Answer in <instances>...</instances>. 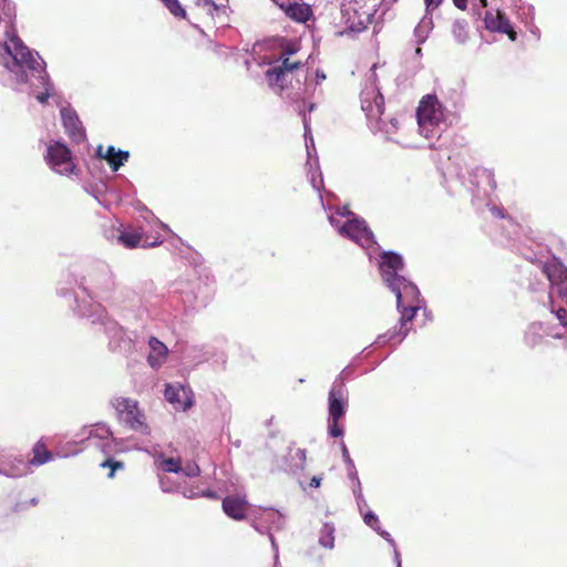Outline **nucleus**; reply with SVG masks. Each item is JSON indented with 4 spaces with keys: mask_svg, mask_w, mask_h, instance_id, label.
I'll list each match as a JSON object with an SVG mask.
<instances>
[{
    "mask_svg": "<svg viewBox=\"0 0 567 567\" xmlns=\"http://www.w3.org/2000/svg\"><path fill=\"white\" fill-rule=\"evenodd\" d=\"M10 61L6 62V68L16 75L20 83H31L37 79L44 87V92L37 95V100L44 104L53 95V84L45 71V62L37 51L29 49L18 35H12L4 45Z\"/></svg>",
    "mask_w": 567,
    "mask_h": 567,
    "instance_id": "obj_1",
    "label": "nucleus"
},
{
    "mask_svg": "<svg viewBox=\"0 0 567 567\" xmlns=\"http://www.w3.org/2000/svg\"><path fill=\"white\" fill-rule=\"evenodd\" d=\"M90 309L78 305L75 311L82 316L87 317L92 324H100L103 327L104 332L109 337V348L113 352L128 354L134 349V341L132 337L121 327L115 320L109 317L107 312L101 305H89Z\"/></svg>",
    "mask_w": 567,
    "mask_h": 567,
    "instance_id": "obj_2",
    "label": "nucleus"
},
{
    "mask_svg": "<svg viewBox=\"0 0 567 567\" xmlns=\"http://www.w3.org/2000/svg\"><path fill=\"white\" fill-rule=\"evenodd\" d=\"M328 219L341 236L364 248L370 258L372 257L371 249L374 251L379 249L374 235L367 223L355 217L347 206L338 207L336 214L329 215Z\"/></svg>",
    "mask_w": 567,
    "mask_h": 567,
    "instance_id": "obj_3",
    "label": "nucleus"
},
{
    "mask_svg": "<svg viewBox=\"0 0 567 567\" xmlns=\"http://www.w3.org/2000/svg\"><path fill=\"white\" fill-rule=\"evenodd\" d=\"M78 286L91 299L109 300L115 290V276L105 261L94 262Z\"/></svg>",
    "mask_w": 567,
    "mask_h": 567,
    "instance_id": "obj_4",
    "label": "nucleus"
},
{
    "mask_svg": "<svg viewBox=\"0 0 567 567\" xmlns=\"http://www.w3.org/2000/svg\"><path fill=\"white\" fill-rule=\"evenodd\" d=\"M416 120L420 133L432 138L442 133L441 125L445 123V107L437 100L436 95H425L416 110Z\"/></svg>",
    "mask_w": 567,
    "mask_h": 567,
    "instance_id": "obj_5",
    "label": "nucleus"
},
{
    "mask_svg": "<svg viewBox=\"0 0 567 567\" xmlns=\"http://www.w3.org/2000/svg\"><path fill=\"white\" fill-rule=\"evenodd\" d=\"M542 269L551 285L550 296L557 293L567 307V267L554 259L544 262ZM550 311L556 316L559 324L567 330V309L560 306L557 307L551 300Z\"/></svg>",
    "mask_w": 567,
    "mask_h": 567,
    "instance_id": "obj_6",
    "label": "nucleus"
},
{
    "mask_svg": "<svg viewBox=\"0 0 567 567\" xmlns=\"http://www.w3.org/2000/svg\"><path fill=\"white\" fill-rule=\"evenodd\" d=\"M389 289L395 295L396 309L402 315V323L412 321L417 310L425 303L416 285L405 277H400L396 282L390 284Z\"/></svg>",
    "mask_w": 567,
    "mask_h": 567,
    "instance_id": "obj_7",
    "label": "nucleus"
},
{
    "mask_svg": "<svg viewBox=\"0 0 567 567\" xmlns=\"http://www.w3.org/2000/svg\"><path fill=\"white\" fill-rule=\"evenodd\" d=\"M110 404L115 410L118 421L130 430L143 435L151 434V427L146 423V416L138 408V402L136 400L124 396H114L111 399Z\"/></svg>",
    "mask_w": 567,
    "mask_h": 567,
    "instance_id": "obj_8",
    "label": "nucleus"
},
{
    "mask_svg": "<svg viewBox=\"0 0 567 567\" xmlns=\"http://www.w3.org/2000/svg\"><path fill=\"white\" fill-rule=\"evenodd\" d=\"M302 66L301 62H291L289 56L282 54L280 56V64L271 66L266 71V79L271 87H276L281 92L293 80L300 83L299 71Z\"/></svg>",
    "mask_w": 567,
    "mask_h": 567,
    "instance_id": "obj_9",
    "label": "nucleus"
},
{
    "mask_svg": "<svg viewBox=\"0 0 567 567\" xmlns=\"http://www.w3.org/2000/svg\"><path fill=\"white\" fill-rule=\"evenodd\" d=\"M47 162L51 168L61 175H70L74 171V164L71 161V152L68 146L59 141L48 146Z\"/></svg>",
    "mask_w": 567,
    "mask_h": 567,
    "instance_id": "obj_10",
    "label": "nucleus"
},
{
    "mask_svg": "<svg viewBox=\"0 0 567 567\" xmlns=\"http://www.w3.org/2000/svg\"><path fill=\"white\" fill-rule=\"evenodd\" d=\"M299 114L302 116V123H303V127H305V143H306V148H307V153H308V157H309L308 163H307V165L309 166V173H308L309 179H310L312 187L316 190L320 192V189L323 186V178H322L321 172H319L318 156H315L313 163L311 161L312 152L316 154V148H315V142H313V138H312L311 132H310V118L306 115L305 111L301 109H299Z\"/></svg>",
    "mask_w": 567,
    "mask_h": 567,
    "instance_id": "obj_11",
    "label": "nucleus"
},
{
    "mask_svg": "<svg viewBox=\"0 0 567 567\" xmlns=\"http://www.w3.org/2000/svg\"><path fill=\"white\" fill-rule=\"evenodd\" d=\"M470 192L475 198L488 197L496 188L494 174L491 169L484 167H476L470 173Z\"/></svg>",
    "mask_w": 567,
    "mask_h": 567,
    "instance_id": "obj_12",
    "label": "nucleus"
},
{
    "mask_svg": "<svg viewBox=\"0 0 567 567\" xmlns=\"http://www.w3.org/2000/svg\"><path fill=\"white\" fill-rule=\"evenodd\" d=\"M404 269L403 257L395 251H382L379 259V270L386 287L396 282V279L404 277L401 272Z\"/></svg>",
    "mask_w": 567,
    "mask_h": 567,
    "instance_id": "obj_13",
    "label": "nucleus"
},
{
    "mask_svg": "<svg viewBox=\"0 0 567 567\" xmlns=\"http://www.w3.org/2000/svg\"><path fill=\"white\" fill-rule=\"evenodd\" d=\"M348 408V390L342 377L336 378L328 395L329 416L342 419Z\"/></svg>",
    "mask_w": 567,
    "mask_h": 567,
    "instance_id": "obj_14",
    "label": "nucleus"
},
{
    "mask_svg": "<svg viewBox=\"0 0 567 567\" xmlns=\"http://www.w3.org/2000/svg\"><path fill=\"white\" fill-rule=\"evenodd\" d=\"M361 109L372 124L384 111V99L374 84L367 85L360 94Z\"/></svg>",
    "mask_w": 567,
    "mask_h": 567,
    "instance_id": "obj_15",
    "label": "nucleus"
},
{
    "mask_svg": "<svg viewBox=\"0 0 567 567\" xmlns=\"http://www.w3.org/2000/svg\"><path fill=\"white\" fill-rule=\"evenodd\" d=\"M164 396L176 410L187 411L194 405L192 389L181 383L166 384Z\"/></svg>",
    "mask_w": 567,
    "mask_h": 567,
    "instance_id": "obj_16",
    "label": "nucleus"
},
{
    "mask_svg": "<svg viewBox=\"0 0 567 567\" xmlns=\"http://www.w3.org/2000/svg\"><path fill=\"white\" fill-rule=\"evenodd\" d=\"M484 25L485 29L491 32H497L506 34L509 40L515 41L517 38V34L509 21V19L506 17V14L501 11L496 10V12H493L491 10H487L484 16Z\"/></svg>",
    "mask_w": 567,
    "mask_h": 567,
    "instance_id": "obj_17",
    "label": "nucleus"
},
{
    "mask_svg": "<svg viewBox=\"0 0 567 567\" xmlns=\"http://www.w3.org/2000/svg\"><path fill=\"white\" fill-rule=\"evenodd\" d=\"M60 114L63 126L65 128V133L69 135V137L75 143L84 142L85 131L76 112L69 106H63L60 110Z\"/></svg>",
    "mask_w": 567,
    "mask_h": 567,
    "instance_id": "obj_18",
    "label": "nucleus"
},
{
    "mask_svg": "<svg viewBox=\"0 0 567 567\" xmlns=\"http://www.w3.org/2000/svg\"><path fill=\"white\" fill-rule=\"evenodd\" d=\"M29 468V462L22 455H3L0 457V475L21 477L28 474Z\"/></svg>",
    "mask_w": 567,
    "mask_h": 567,
    "instance_id": "obj_19",
    "label": "nucleus"
},
{
    "mask_svg": "<svg viewBox=\"0 0 567 567\" xmlns=\"http://www.w3.org/2000/svg\"><path fill=\"white\" fill-rule=\"evenodd\" d=\"M544 336H548L555 339L563 338V333L545 326V323L534 322L529 324L528 329L525 332V342L529 347H535L540 342Z\"/></svg>",
    "mask_w": 567,
    "mask_h": 567,
    "instance_id": "obj_20",
    "label": "nucleus"
},
{
    "mask_svg": "<svg viewBox=\"0 0 567 567\" xmlns=\"http://www.w3.org/2000/svg\"><path fill=\"white\" fill-rule=\"evenodd\" d=\"M247 504L246 498L239 495L226 496L223 499V509L228 517L243 520L246 517Z\"/></svg>",
    "mask_w": 567,
    "mask_h": 567,
    "instance_id": "obj_21",
    "label": "nucleus"
},
{
    "mask_svg": "<svg viewBox=\"0 0 567 567\" xmlns=\"http://www.w3.org/2000/svg\"><path fill=\"white\" fill-rule=\"evenodd\" d=\"M148 347L150 353L147 355V363L151 368L157 370L166 362L168 348L155 337L148 339Z\"/></svg>",
    "mask_w": 567,
    "mask_h": 567,
    "instance_id": "obj_22",
    "label": "nucleus"
},
{
    "mask_svg": "<svg viewBox=\"0 0 567 567\" xmlns=\"http://www.w3.org/2000/svg\"><path fill=\"white\" fill-rule=\"evenodd\" d=\"M285 13L291 20L299 23H306L313 14L309 4L298 2L288 3L285 8Z\"/></svg>",
    "mask_w": 567,
    "mask_h": 567,
    "instance_id": "obj_23",
    "label": "nucleus"
},
{
    "mask_svg": "<svg viewBox=\"0 0 567 567\" xmlns=\"http://www.w3.org/2000/svg\"><path fill=\"white\" fill-rule=\"evenodd\" d=\"M155 465L166 473L178 474L182 471L181 458L166 457L164 453L155 455Z\"/></svg>",
    "mask_w": 567,
    "mask_h": 567,
    "instance_id": "obj_24",
    "label": "nucleus"
},
{
    "mask_svg": "<svg viewBox=\"0 0 567 567\" xmlns=\"http://www.w3.org/2000/svg\"><path fill=\"white\" fill-rule=\"evenodd\" d=\"M374 120H375V124L373 125V123H372L371 127L373 130H377V131L383 133L386 140L394 141L393 135L399 130V121H398V118L391 117L386 122V121L382 120L381 116H380V117H377Z\"/></svg>",
    "mask_w": 567,
    "mask_h": 567,
    "instance_id": "obj_25",
    "label": "nucleus"
},
{
    "mask_svg": "<svg viewBox=\"0 0 567 567\" xmlns=\"http://www.w3.org/2000/svg\"><path fill=\"white\" fill-rule=\"evenodd\" d=\"M432 14L425 13L417 25L414 28V37L417 45L423 44L429 38L430 32L433 29Z\"/></svg>",
    "mask_w": 567,
    "mask_h": 567,
    "instance_id": "obj_26",
    "label": "nucleus"
},
{
    "mask_svg": "<svg viewBox=\"0 0 567 567\" xmlns=\"http://www.w3.org/2000/svg\"><path fill=\"white\" fill-rule=\"evenodd\" d=\"M109 190L110 188L107 184L103 181H100L99 183H95L86 188V192L90 193L97 200V203L105 208H109L110 205L109 200L106 199Z\"/></svg>",
    "mask_w": 567,
    "mask_h": 567,
    "instance_id": "obj_27",
    "label": "nucleus"
},
{
    "mask_svg": "<svg viewBox=\"0 0 567 567\" xmlns=\"http://www.w3.org/2000/svg\"><path fill=\"white\" fill-rule=\"evenodd\" d=\"M261 519L270 526V529H281L285 525V515L274 508H266L261 514Z\"/></svg>",
    "mask_w": 567,
    "mask_h": 567,
    "instance_id": "obj_28",
    "label": "nucleus"
},
{
    "mask_svg": "<svg viewBox=\"0 0 567 567\" xmlns=\"http://www.w3.org/2000/svg\"><path fill=\"white\" fill-rule=\"evenodd\" d=\"M90 432L87 436H91V441L95 445V443H102L113 435L111 429L105 423H96L94 425L89 426Z\"/></svg>",
    "mask_w": 567,
    "mask_h": 567,
    "instance_id": "obj_29",
    "label": "nucleus"
},
{
    "mask_svg": "<svg viewBox=\"0 0 567 567\" xmlns=\"http://www.w3.org/2000/svg\"><path fill=\"white\" fill-rule=\"evenodd\" d=\"M452 34L458 44H465L468 40V23L464 19H456L452 24Z\"/></svg>",
    "mask_w": 567,
    "mask_h": 567,
    "instance_id": "obj_30",
    "label": "nucleus"
},
{
    "mask_svg": "<svg viewBox=\"0 0 567 567\" xmlns=\"http://www.w3.org/2000/svg\"><path fill=\"white\" fill-rule=\"evenodd\" d=\"M409 322L410 321H404L402 323V315H401L400 319H399V327H394L393 329L388 330L386 332L383 333V337H386L388 340L396 341L398 343H401L409 333V330H410L408 328Z\"/></svg>",
    "mask_w": 567,
    "mask_h": 567,
    "instance_id": "obj_31",
    "label": "nucleus"
},
{
    "mask_svg": "<svg viewBox=\"0 0 567 567\" xmlns=\"http://www.w3.org/2000/svg\"><path fill=\"white\" fill-rule=\"evenodd\" d=\"M195 4L198 8H203L206 10L207 14L212 18L215 16H219L220 13H226L227 7L224 3H217L215 0H196Z\"/></svg>",
    "mask_w": 567,
    "mask_h": 567,
    "instance_id": "obj_32",
    "label": "nucleus"
},
{
    "mask_svg": "<svg viewBox=\"0 0 567 567\" xmlns=\"http://www.w3.org/2000/svg\"><path fill=\"white\" fill-rule=\"evenodd\" d=\"M51 458H52L51 452H49L43 445L38 443L33 447V457L31 460H27V461L29 462V466L30 465L39 466V465H43V464L48 463L49 461H51Z\"/></svg>",
    "mask_w": 567,
    "mask_h": 567,
    "instance_id": "obj_33",
    "label": "nucleus"
},
{
    "mask_svg": "<svg viewBox=\"0 0 567 567\" xmlns=\"http://www.w3.org/2000/svg\"><path fill=\"white\" fill-rule=\"evenodd\" d=\"M319 544L328 549L334 547V526L330 523H324L319 537Z\"/></svg>",
    "mask_w": 567,
    "mask_h": 567,
    "instance_id": "obj_34",
    "label": "nucleus"
},
{
    "mask_svg": "<svg viewBox=\"0 0 567 567\" xmlns=\"http://www.w3.org/2000/svg\"><path fill=\"white\" fill-rule=\"evenodd\" d=\"M142 241V236L137 231H127L122 228V233L120 235V243L125 248H136Z\"/></svg>",
    "mask_w": 567,
    "mask_h": 567,
    "instance_id": "obj_35",
    "label": "nucleus"
},
{
    "mask_svg": "<svg viewBox=\"0 0 567 567\" xmlns=\"http://www.w3.org/2000/svg\"><path fill=\"white\" fill-rule=\"evenodd\" d=\"M95 446L109 458L120 450V442L112 435L102 443H95Z\"/></svg>",
    "mask_w": 567,
    "mask_h": 567,
    "instance_id": "obj_36",
    "label": "nucleus"
},
{
    "mask_svg": "<svg viewBox=\"0 0 567 567\" xmlns=\"http://www.w3.org/2000/svg\"><path fill=\"white\" fill-rule=\"evenodd\" d=\"M289 457L291 460V468L303 470L306 465L307 451L305 449H290Z\"/></svg>",
    "mask_w": 567,
    "mask_h": 567,
    "instance_id": "obj_37",
    "label": "nucleus"
},
{
    "mask_svg": "<svg viewBox=\"0 0 567 567\" xmlns=\"http://www.w3.org/2000/svg\"><path fill=\"white\" fill-rule=\"evenodd\" d=\"M166 9L175 17L179 19L186 18V10L182 7L178 0H161Z\"/></svg>",
    "mask_w": 567,
    "mask_h": 567,
    "instance_id": "obj_38",
    "label": "nucleus"
},
{
    "mask_svg": "<svg viewBox=\"0 0 567 567\" xmlns=\"http://www.w3.org/2000/svg\"><path fill=\"white\" fill-rule=\"evenodd\" d=\"M130 153L127 151L118 150L117 154L112 158H109L107 163L113 172H116L121 166L127 162Z\"/></svg>",
    "mask_w": 567,
    "mask_h": 567,
    "instance_id": "obj_39",
    "label": "nucleus"
},
{
    "mask_svg": "<svg viewBox=\"0 0 567 567\" xmlns=\"http://www.w3.org/2000/svg\"><path fill=\"white\" fill-rule=\"evenodd\" d=\"M341 419L328 417V432L332 437H341L344 433L343 426L339 424Z\"/></svg>",
    "mask_w": 567,
    "mask_h": 567,
    "instance_id": "obj_40",
    "label": "nucleus"
},
{
    "mask_svg": "<svg viewBox=\"0 0 567 567\" xmlns=\"http://www.w3.org/2000/svg\"><path fill=\"white\" fill-rule=\"evenodd\" d=\"M159 486L164 493H175L181 491V486L167 477H159Z\"/></svg>",
    "mask_w": 567,
    "mask_h": 567,
    "instance_id": "obj_41",
    "label": "nucleus"
},
{
    "mask_svg": "<svg viewBox=\"0 0 567 567\" xmlns=\"http://www.w3.org/2000/svg\"><path fill=\"white\" fill-rule=\"evenodd\" d=\"M186 477H197L200 474V468L195 462H187L184 466L182 465V471Z\"/></svg>",
    "mask_w": 567,
    "mask_h": 567,
    "instance_id": "obj_42",
    "label": "nucleus"
},
{
    "mask_svg": "<svg viewBox=\"0 0 567 567\" xmlns=\"http://www.w3.org/2000/svg\"><path fill=\"white\" fill-rule=\"evenodd\" d=\"M102 467H109L111 471L109 473V477H114V473L116 470L123 468L124 464L120 461H115L113 457L106 458L104 462L101 463Z\"/></svg>",
    "mask_w": 567,
    "mask_h": 567,
    "instance_id": "obj_43",
    "label": "nucleus"
},
{
    "mask_svg": "<svg viewBox=\"0 0 567 567\" xmlns=\"http://www.w3.org/2000/svg\"><path fill=\"white\" fill-rule=\"evenodd\" d=\"M252 526L260 534H268L272 546H275V538H274L272 534L270 533V526L265 524V520L261 519V516L254 523Z\"/></svg>",
    "mask_w": 567,
    "mask_h": 567,
    "instance_id": "obj_44",
    "label": "nucleus"
},
{
    "mask_svg": "<svg viewBox=\"0 0 567 567\" xmlns=\"http://www.w3.org/2000/svg\"><path fill=\"white\" fill-rule=\"evenodd\" d=\"M363 522L373 530L380 529L379 518L372 511H368L367 513L363 514Z\"/></svg>",
    "mask_w": 567,
    "mask_h": 567,
    "instance_id": "obj_45",
    "label": "nucleus"
},
{
    "mask_svg": "<svg viewBox=\"0 0 567 567\" xmlns=\"http://www.w3.org/2000/svg\"><path fill=\"white\" fill-rule=\"evenodd\" d=\"M122 233V225L116 227L115 225H111L109 228L104 229V236L112 241L120 243V235Z\"/></svg>",
    "mask_w": 567,
    "mask_h": 567,
    "instance_id": "obj_46",
    "label": "nucleus"
},
{
    "mask_svg": "<svg viewBox=\"0 0 567 567\" xmlns=\"http://www.w3.org/2000/svg\"><path fill=\"white\" fill-rule=\"evenodd\" d=\"M89 432H90L89 426H83L79 432H76L74 434L72 441L69 442V444L76 445V444L83 443L85 441H91V436H87Z\"/></svg>",
    "mask_w": 567,
    "mask_h": 567,
    "instance_id": "obj_47",
    "label": "nucleus"
},
{
    "mask_svg": "<svg viewBox=\"0 0 567 567\" xmlns=\"http://www.w3.org/2000/svg\"><path fill=\"white\" fill-rule=\"evenodd\" d=\"M118 150H115L114 146H107L105 153L103 152V146H99L97 150H96V153H97V156L101 157V158H104L106 161H109V158H112L113 156H115L117 154Z\"/></svg>",
    "mask_w": 567,
    "mask_h": 567,
    "instance_id": "obj_48",
    "label": "nucleus"
},
{
    "mask_svg": "<svg viewBox=\"0 0 567 567\" xmlns=\"http://www.w3.org/2000/svg\"><path fill=\"white\" fill-rule=\"evenodd\" d=\"M341 454L343 462L347 466H352L354 464L353 460L351 458L348 447L343 441L340 443Z\"/></svg>",
    "mask_w": 567,
    "mask_h": 567,
    "instance_id": "obj_49",
    "label": "nucleus"
},
{
    "mask_svg": "<svg viewBox=\"0 0 567 567\" xmlns=\"http://www.w3.org/2000/svg\"><path fill=\"white\" fill-rule=\"evenodd\" d=\"M347 470H348V477L353 482V484H355L357 487H359L360 480L358 476L355 465L353 464L352 466H347Z\"/></svg>",
    "mask_w": 567,
    "mask_h": 567,
    "instance_id": "obj_50",
    "label": "nucleus"
},
{
    "mask_svg": "<svg viewBox=\"0 0 567 567\" xmlns=\"http://www.w3.org/2000/svg\"><path fill=\"white\" fill-rule=\"evenodd\" d=\"M443 0H424L425 3V13L432 14V10L437 8Z\"/></svg>",
    "mask_w": 567,
    "mask_h": 567,
    "instance_id": "obj_51",
    "label": "nucleus"
},
{
    "mask_svg": "<svg viewBox=\"0 0 567 567\" xmlns=\"http://www.w3.org/2000/svg\"><path fill=\"white\" fill-rule=\"evenodd\" d=\"M184 497L186 498H195V497H198L200 492H196L193 487L190 488H187V487H184L182 488L181 487V491H179Z\"/></svg>",
    "mask_w": 567,
    "mask_h": 567,
    "instance_id": "obj_52",
    "label": "nucleus"
},
{
    "mask_svg": "<svg viewBox=\"0 0 567 567\" xmlns=\"http://www.w3.org/2000/svg\"><path fill=\"white\" fill-rule=\"evenodd\" d=\"M383 539H385L392 547H395V542L392 538L391 534L380 527L379 530H375Z\"/></svg>",
    "mask_w": 567,
    "mask_h": 567,
    "instance_id": "obj_53",
    "label": "nucleus"
},
{
    "mask_svg": "<svg viewBox=\"0 0 567 567\" xmlns=\"http://www.w3.org/2000/svg\"><path fill=\"white\" fill-rule=\"evenodd\" d=\"M352 491H353L354 497L357 499V504H358V506H360V501H363L361 483L359 484V487H357L355 484H353Z\"/></svg>",
    "mask_w": 567,
    "mask_h": 567,
    "instance_id": "obj_54",
    "label": "nucleus"
},
{
    "mask_svg": "<svg viewBox=\"0 0 567 567\" xmlns=\"http://www.w3.org/2000/svg\"><path fill=\"white\" fill-rule=\"evenodd\" d=\"M491 213L498 218H505L504 209L497 206L491 207Z\"/></svg>",
    "mask_w": 567,
    "mask_h": 567,
    "instance_id": "obj_55",
    "label": "nucleus"
},
{
    "mask_svg": "<svg viewBox=\"0 0 567 567\" xmlns=\"http://www.w3.org/2000/svg\"><path fill=\"white\" fill-rule=\"evenodd\" d=\"M199 496H204V497H208V498H217L216 492H214L212 489L202 491Z\"/></svg>",
    "mask_w": 567,
    "mask_h": 567,
    "instance_id": "obj_56",
    "label": "nucleus"
},
{
    "mask_svg": "<svg viewBox=\"0 0 567 567\" xmlns=\"http://www.w3.org/2000/svg\"><path fill=\"white\" fill-rule=\"evenodd\" d=\"M453 3L460 10H465L467 7V0H453Z\"/></svg>",
    "mask_w": 567,
    "mask_h": 567,
    "instance_id": "obj_57",
    "label": "nucleus"
},
{
    "mask_svg": "<svg viewBox=\"0 0 567 567\" xmlns=\"http://www.w3.org/2000/svg\"><path fill=\"white\" fill-rule=\"evenodd\" d=\"M324 80H326V74L323 73V71L317 70L316 71V82H317V84L321 83Z\"/></svg>",
    "mask_w": 567,
    "mask_h": 567,
    "instance_id": "obj_58",
    "label": "nucleus"
},
{
    "mask_svg": "<svg viewBox=\"0 0 567 567\" xmlns=\"http://www.w3.org/2000/svg\"><path fill=\"white\" fill-rule=\"evenodd\" d=\"M389 342H391V340H388L386 337H383V333L379 334L377 340H375V343L379 344V346H383V344L389 343Z\"/></svg>",
    "mask_w": 567,
    "mask_h": 567,
    "instance_id": "obj_59",
    "label": "nucleus"
},
{
    "mask_svg": "<svg viewBox=\"0 0 567 567\" xmlns=\"http://www.w3.org/2000/svg\"><path fill=\"white\" fill-rule=\"evenodd\" d=\"M320 482H321V477L320 476H313L311 478L310 486L317 488V487L320 486Z\"/></svg>",
    "mask_w": 567,
    "mask_h": 567,
    "instance_id": "obj_60",
    "label": "nucleus"
},
{
    "mask_svg": "<svg viewBox=\"0 0 567 567\" xmlns=\"http://www.w3.org/2000/svg\"><path fill=\"white\" fill-rule=\"evenodd\" d=\"M80 451H81V450H76V451H73V452H70V453H62V452H60V453H61V455H62L63 457H69V456H73V455L79 454V453H80Z\"/></svg>",
    "mask_w": 567,
    "mask_h": 567,
    "instance_id": "obj_61",
    "label": "nucleus"
},
{
    "mask_svg": "<svg viewBox=\"0 0 567 567\" xmlns=\"http://www.w3.org/2000/svg\"><path fill=\"white\" fill-rule=\"evenodd\" d=\"M156 245H158V243L154 241V243H151V244H143V247H154Z\"/></svg>",
    "mask_w": 567,
    "mask_h": 567,
    "instance_id": "obj_62",
    "label": "nucleus"
},
{
    "mask_svg": "<svg viewBox=\"0 0 567 567\" xmlns=\"http://www.w3.org/2000/svg\"><path fill=\"white\" fill-rule=\"evenodd\" d=\"M320 202H321V205H322V207H323V209H324V210L330 209V207H327V206H326V204H324L323 198H322V196H321V195H320Z\"/></svg>",
    "mask_w": 567,
    "mask_h": 567,
    "instance_id": "obj_63",
    "label": "nucleus"
},
{
    "mask_svg": "<svg viewBox=\"0 0 567 567\" xmlns=\"http://www.w3.org/2000/svg\"><path fill=\"white\" fill-rule=\"evenodd\" d=\"M415 54L417 56H421L422 55V49L420 48V45L415 49Z\"/></svg>",
    "mask_w": 567,
    "mask_h": 567,
    "instance_id": "obj_64",
    "label": "nucleus"
}]
</instances>
